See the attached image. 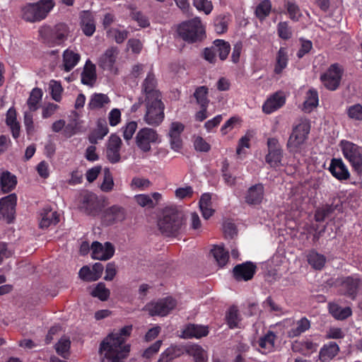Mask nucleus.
<instances>
[{"mask_svg": "<svg viewBox=\"0 0 362 362\" xmlns=\"http://www.w3.org/2000/svg\"><path fill=\"white\" fill-rule=\"evenodd\" d=\"M132 329V326L124 327L112 332L103 341L100 348L102 362H123L130 351L126 340Z\"/></svg>", "mask_w": 362, "mask_h": 362, "instance_id": "f257e3e1", "label": "nucleus"}, {"mask_svg": "<svg viewBox=\"0 0 362 362\" xmlns=\"http://www.w3.org/2000/svg\"><path fill=\"white\" fill-rule=\"evenodd\" d=\"M177 33L187 43L197 42L205 37V28L199 18L181 23L177 28Z\"/></svg>", "mask_w": 362, "mask_h": 362, "instance_id": "f03ea898", "label": "nucleus"}, {"mask_svg": "<svg viewBox=\"0 0 362 362\" xmlns=\"http://www.w3.org/2000/svg\"><path fill=\"white\" fill-rule=\"evenodd\" d=\"M310 129V124L306 120L300 121L293 127L287 142V148L290 153L293 155L303 153Z\"/></svg>", "mask_w": 362, "mask_h": 362, "instance_id": "7ed1b4c3", "label": "nucleus"}, {"mask_svg": "<svg viewBox=\"0 0 362 362\" xmlns=\"http://www.w3.org/2000/svg\"><path fill=\"white\" fill-rule=\"evenodd\" d=\"M54 5L53 0H40L35 4H28L21 9L22 18L28 22L40 21L45 18Z\"/></svg>", "mask_w": 362, "mask_h": 362, "instance_id": "20e7f679", "label": "nucleus"}, {"mask_svg": "<svg viewBox=\"0 0 362 362\" xmlns=\"http://www.w3.org/2000/svg\"><path fill=\"white\" fill-rule=\"evenodd\" d=\"M182 216L175 208H165L158 226L161 233L167 236L175 234L181 227Z\"/></svg>", "mask_w": 362, "mask_h": 362, "instance_id": "39448f33", "label": "nucleus"}, {"mask_svg": "<svg viewBox=\"0 0 362 362\" xmlns=\"http://www.w3.org/2000/svg\"><path fill=\"white\" fill-rule=\"evenodd\" d=\"M145 105L144 122L151 127H158L165 117V105L162 98L142 101Z\"/></svg>", "mask_w": 362, "mask_h": 362, "instance_id": "423d86ee", "label": "nucleus"}, {"mask_svg": "<svg viewBox=\"0 0 362 362\" xmlns=\"http://www.w3.org/2000/svg\"><path fill=\"white\" fill-rule=\"evenodd\" d=\"M40 34L47 43L52 45H60L67 38L69 29L66 25L59 23L54 27L43 26L40 29Z\"/></svg>", "mask_w": 362, "mask_h": 362, "instance_id": "0eeeda50", "label": "nucleus"}, {"mask_svg": "<svg viewBox=\"0 0 362 362\" xmlns=\"http://www.w3.org/2000/svg\"><path fill=\"white\" fill-rule=\"evenodd\" d=\"M160 142V137L157 130L151 127L141 128L135 136L136 146L144 153L151 151V146Z\"/></svg>", "mask_w": 362, "mask_h": 362, "instance_id": "6e6552de", "label": "nucleus"}, {"mask_svg": "<svg viewBox=\"0 0 362 362\" xmlns=\"http://www.w3.org/2000/svg\"><path fill=\"white\" fill-rule=\"evenodd\" d=\"M340 146L344 156L350 162L353 168L358 171H362V155L360 148L354 143L343 140Z\"/></svg>", "mask_w": 362, "mask_h": 362, "instance_id": "1a4fd4ad", "label": "nucleus"}, {"mask_svg": "<svg viewBox=\"0 0 362 362\" xmlns=\"http://www.w3.org/2000/svg\"><path fill=\"white\" fill-rule=\"evenodd\" d=\"M162 98L158 89V82L155 75L149 71L141 84V97L140 100H148Z\"/></svg>", "mask_w": 362, "mask_h": 362, "instance_id": "9d476101", "label": "nucleus"}, {"mask_svg": "<svg viewBox=\"0 0 362 362\" xmlns=\"http://www.w3.org/2000/svg\"><path fill=\"white\" fill-rule=\"evenodd\" d=\"M268 153L266 156V162L273 168L282 166L281 160L283 151L276 139L269 138L267 140Z\"/></svg>", "mask_w": 362, "mask_h": 362, "instance_id": "9b49d317", "label": "nucleus"}, {"mask_svg": "<svg viewBox=\"0 0 362 362\" xmlns=\"http://www.w3.org/2000/svg\"><path fill=\"white\" fill-rule=\"evenodd\" d=\"M341 76L342 69L337 64H334L320 76V80L327 89L334 90L339 86Z\"/></svg>", "mask_w": 362, "mask_h": 362, "instance_id": "f8f14e48", "label": "nucleus"}, {"mask_svg": "<svg viewBox=\"0 0 362 362\" xmlns=\"http://www.w3.org/2000/svg\"><path fill=\"white\" fill-rule=\"evenodd\" d=\"M119 54V49L116 47H110L100 57L98 66L103 70L110 71L111 74H117L118 69L115 66Z\"/></svg>", "mask_w": 362, "mask_h": 362, "instance_id": "ddd939ff", "label": "nucleus"}, {"mask_svg": "<svg viewBox=\"0 0 362 362\" xmlns=\"http://www.w3.org/2000/svg\"><path fill=\"white\" fill-rule=\"evenodd\" d=\"M176 301L172 298H165L146 305L148 313L151 316H165L176 306Z\"/></svg>", "mask_w": 362, "mask_h": 362, "instance_id": "4468645a", "label": "nucleus"}, {"mask_svg": "<svg viewBox=\"0 0 362 362\" xmlns=\"http://www.w3.org/2000/svg\"><path fill=\"white\" fill-rule=\"evenodd\" d=\"M125 218L126 211L124 209L118 205H114L105 209L101 216L103 223L106 226L122 222Z\"/></svg>", "mask_w": 362, "mask_h": 362, "instance_id": "2eb2a0df", "label": "nucleus"}, {"mask_svg": "<svg viewBox=\"0 0 362 362\" xmlns=\"http://www.w3.org/2000/svg\"><path fill=\"white\" fill-rule=\"evenodd\" d=\"M17 196L16 194H10L0 199V216L11 223L14 218Z\"/></svg>", "mask_w": 362, "mask_h": 362, "instance_id": "dca6fc26", "label": "nucleus"}, {"mask_svg": "<svg viewBox=\"0 0 362 362\" xmlns=\"http://www.w3.org/2000/svg\"><path fill=\"white\" fill-rule=\"evenodd\" d=\"M92 257L99 260L110 259L115 252V248L110 243L102 245L99 242H93L91 245Z\"/></svg>", "mask_w": 362, "mask_h": 362, "instance_id": "f3484780", "label": "nucleus"}, {"mask_svg": "<svg viewBox=\"0 0 362 362\" xmlns=\"http://www.w3.org/2000/svg\"><path fill=\"white\" fill-rule=\"evenodd\" d=\"M257 267L251 262L236 265L233 269V276L238 281H248L256 272Z\"/></svg>", "mask_w": 362, "mask_h": 362, "instance_id": "a211bd4d", "label": "nucleus"}, {"mask_svg": "<svg viewBox=\"0 0 362 362\" xmlns=\"http://www.w3.org/2000/svg\"><path fill=\"white\" fill-rule=\"evenodd\" d=\"M286 102V97L283 92H276L270 95L262 105V111L266 114H271L280 107Z\"/></svg>", "mask_w": 362, "mask_h": 362, "instance_id": "6ab92c4d", "label": "nucleus"}, {"mask_svg": "<svg viewBox=\"0 0 362 362\" xmlns=\"http://www.w3.org/2000/svg\"><path fill=\"white\" fill-rule=\"evenodd\" d=\"M264 188L262 184H256L248 188L245 194V203L249 205H258L264 199Z\"/></svg>", "mask_w": 362, "mask_h": 362, "instance_id": "aec40b11", "label": "nucleus"}, {"mask_svg": "<svg viewBox=\"0 0 362 362\" xmlns=\"http://www.w3.org/2000/svg\"><path fill=\"white\" fill-rule=\"evenodd\" d=\"M122 140L116 134H112L108 140L107 146V158L112 163H117L120 159L119 151Z\"/></svg>", "mask_w": 362, "mask_h": 362, "instance_id": "412c9836", "label": "nucleus"}, {"mask_svg": "<svg viewBox=\"0 0 362 362\" xmlns=\"http://www.w3.org/2000/svg\"><path fill=\"white\" fill-rule=\"evenodd\" d=\"M80 59L81 56L78 52L71 49H66L63 52L62 62L59 68L66 72H69L78 64Z\"/></svg>", "mask_w": 362, "mask_h": 362, "instance_id": "4be33fe9", "label": "nucleus"}, {"mask_svg": "<svg viewBox=\"0 0 362 362\" xmlns=\"http://www.w3.org/2000/svg\"><path fill=\"white\" fill-rule=\"evenodd\" d=\"M136 204L141 207L154 208L161 200L162 194L159 192H153L151 195L141 194L134 197Z\"/></svg>", "mask_w": 362, "mask_h": 362, "instance_id": "5701e85b", "label": "nucleus"}, {"mask_svg": "<svg viewBox=\"0 0 362 362\" xmlns=\"http://www.w3.org/2000/svg\"><path fill=\"white\" fill-rule=\"evenodd\" d=\"M329 171L334 177L340 180H347L349 177V172L341 159H332Z\"/></svg>", "mask_w": 362, "mask_h": 362, "instance_id": "b1692460", "label": "nucleus"}, {"mask_svg": "<svg viewBox=\"0 0 362 362\" xmlns=\"http://www.w3.org/2000/svg\"><path fill=\"white\" fill-rule=\"evenodd\" d=\"M59 221V215L56 211L45 208L40 213V227L47 228L50 226L56 225Z\"/></svg>", "mask_w": 362, "mask_h": 362, "instance_id": "393cba45", "label": "nucleus"}, {"mask_svg": "<svg viewBox=\"0 0 362 362\" xmlns=\"http://www.w3.org/2000/svg\"><path fill=\"white\" fill-rule=\"evenodd\" d=\"M340 286L344 295L354 298L359 286V279L347 276L341 279Z\"/></svg>", "mask_w": 362, "mask_h": 362, "instance_id": "a878e982", "label": "nucleus"}, {"mask_svg": "<svg viewBox=\"0 0 362 362\" xmlns=\"http://www.w3.org/2000/svg\"><path fill=\"white\" fill-rule=\"evenodd\" d=\"M209 334V329L206 326L199 325H189L182 331L183 338H201Z\"/></svg>", "mask_w": 362, "mask_h": 362, "instance_id": "bb28decb", "label": "nucleus"}, {"mask_svg": "<svg viewBox=\"0 0 362 362\" xmlns=\"http://www.w3.org/2000/svg\"><path fill=\"white\" fill-rule=\"evenodd\" d=\"M339 351V345L334 341L325 344L320 351V359L322 362H327L335 357Z\"/></svg>", "mask_w": 362, "mask_h": 362, "instance_id": "cd10ccee", "label": "nucleus"}, {"mask_svg": "<svg viewBox=\"0 0 362 362\" xmlns=\"http://www.w3.org/2000/svg\"><path fill=\"white\" fill-rule=\"evenodd\" d=\"M276 335L272 332H268L264 336L259 338L257 341L260 351L262 354L270 353L274 351Z\"/></svg>", "mask_w": 362, "mask_h": 362, "instance_id": "c85d7f7f", "label": "nucleus"}, {"mask_svg": "<svg viewBox=\"0 0 362 362\" xmlns=\"http://www.w3.org/2000/svg\"><path fill=\"white\" fill-rule=\"evenodd\" d=\"M17 184L16 177L8 171H3L0 176V187L4 193L13 190Z\"/></svg>", "mask_w": 362, "mask_h": 362, "instance_id": "c756f323", "label": "nucleus"}, {"mask_svg": "<svg viewBox=\"0 0 362 362\" xmlns=\"http://www.w3.org/2000/svg\"><path fill=\"white\" fill-rule=\"evenodd\" d=\"M81 29L87 36H91L95 31V25L92 14L89 11H83L81 15Z\"/></svg>", "mask_w": 362, "mask_h": 362, "instance_id": "7c9ffc66", "label": "nucleus"}, {"mask_svg": "<svg viewBox=\"0 0 362 362\" xmlns=\"http://www.w3.org/2000/svg\"><path fill=\"white\" fill-rule=\"evenodd\" d=\"M95 80V66L88 60L81 73V82L85 85L93 86Z\"/></svg>", "mask_w": 362, "mask_h": 362, "instance_id": "2f4dec72", "label": "nucleus"}, {"mask_svg": "<svg viewBox=\"0 0 362 362\" xmlns=\"http://www.w3.org/2000/svg\"><path fill=\"white\" fill-rule=\"evenodd\" d=\"M310 328V322L306 317H302L294 322L293 326L288 332V336L293 338L300 336Z\"/></svg>", "mask_w": 362, "mask_h": 362, "instance_id": "473e14b6", "label": "nucleus"}, {"mask_svg": "<svg viewBox=\"0 0 362 362\" xmlns=\"http://www.w3.org/2000/svg\"><path fill=\"white\" fill-rule=\"evenodd\" d=\"M109 132V129L106 122L103 119H99L97 123L96 129L89 136V141L95 144L98 141L102 140Z\"/></svg>", "mask_w": 362, "mask_h": 362, "instance_id": "72a5a7b5", "label": "nucleus"}, {"mask_svg": "<svg viewBox=\"0 0 362 362\" xmlns=\"http://www.w3.org/2000/svg\"><path fill=\"white\" fill-rule=\"evenodd\" d=\"M288 62V49L286 47H280L276 57V64L274 72L280 74L287 66Z\"/></svg>", "mask_w": 362, "mask_h": 362, "instance_id": "f704fd0d", "label": "nucleus"}, {"mask_svg": "<svg viewBox=\"0 0 362 362\" xmlns=\"http://www.w3.org/2000/svg\"><path fill=\"white\" fill-rule=\"evenodd\" d=\"M329 311L335 319L339 320H345L352 314L349 307L342 308L335 303H329Z\"/></svg>", "mask_w": 362, "mask_h": 362, "instance_id": "c9c22d12", "label": "nucleus"}, {"mask_svg": "<svg viewBox=\"0 0 362 362\" xmlns=\"http://www.w3.org/2000/svg\"><path fill=\"white\" fill-rule=\"evenodd\" d=\"M110 103L109 97L103 93H94L91 95L88 104L90 110H98L105 107Z\"/></svg>", "mask_w": 362, "mask_h": 362, "instance_id": "e433bc0d", "label": "nucleus"}, {"mask_svg": "<svg viewBox=\"0 0 362 362\" xmlns=\"http://www.w3.org/2000/svg\"><path fill=\"white\" fill-rule=\"evenodd\" d=\"M98 203L97 197L93 194H86L83 196L82 208L89 214L96 212Z\"/></svg>", "mask_w": 362, "mask_h": 362, "instance_id": "4c0bfd02", "label": "nucleus"}, {"mask_svg": "<svg viewBox=\"0 0 362 362\" xmlns=\"http://www.w3.org/2000/svg\"><path fill=\"white\" fill-rule=\"evenodd\" d=\"M318 93L315 89H310L306 94V99L303 104V109L307 112H310L318 105Z\"/></svg>", "mask_w": 362, "mask_h": 362, "instance_id": "58836bf2", "label": "nucleus"}, {"mask_svg": "<svg viewBox=\"0 0 362 362\" xmlns=\"http://www.w3.org/2000/svg\"><path fill=\"white\" fill-rule=\"evenodd\" d=\"M308 262L313 269L320 270L325 266L326 258L323 255L311 251L308 255Z\"/></svg>", "mask_w": 362, "mask_h": 362, "instance_id": "ea45409f", "label": "nucleus"}, {"mask_svg": "<svg viewBox=\"0 0 362 362\" xmlns=\"http://www.w3.org/2000/svg\"><path fill=\"white\" fill-rule=\"evenodd\" d=\"M211 253L219 267L225 266L228 262V252L225 250L223 247L219 245L214 246L211 250Z\"/></svg>", "mask_w": 362, "mask_h": 362, "instance_id": "a19ab883", "label": "nucleus"}, {"mask_svg": "<svg viewBox=\"0 0 362 362\" xmlns=\"http://www.w3.org/2000/svg\"><path fill=\"white\" fill-rule=\"evenodd\" d=\"M216 54H218L220 59L225 60L230 52V45L228 42L223 40H216L213 45Z\"/></svg>", "mask_w": 362, "mask_h": 362, "instance_id": "79ce46f5", "label": "nucleus"}, {"mask_svg": "<svg viewBox=\"0 0 362 362\" xmlns=\"http://www.w3.org/2000/svg\"><path fill=\"white\" fill-rule=\"evenodd\" d=\"M189 355L193 356L195 362H206L207 356L206 351L199 345H192L187 350Z\"/></svg>", "mask_w": 362, "mask_h": 362, "instance_id": "37998d69", "label": "nucleus"}, {"mask_svg": "<svg viewBox=\"0 0 362 362\" xmlns=\"http://www.w3.org/2000/svg\"><path fill=\"white\" fill-rule=\"evenodd\" d=\"M42 92L40 88H34L31 91L27 104L31 112L35 111L38 108V103L42 100Z\"/></svg>", "mask_w": 362, "mask_h": 362, "instance_id": "c03bdc74", "label": "nucleus"}, {"mask_svg": "<svg viewBox=\"0 0 362 362\" xmlns=\"http://www.w3.org/2000/svg\"><path fill=\"white\" fill-rule=\"evenodd\" d=\"M110 291L105 287V284L98 283L90 291V295L99 298L102 301L107 300L110 296Z\"/></svg>", "mask_w": 362, "mask_h": 362, "instance_id": "a18cd8bd", "label": "nucleus"}, {"mask_svg": "<svg viewBox=\"0 0 362 362\" xmlns=\"http://www.w3.org/2000/svg\"><path fill=\"white\" fill-rule=\"evenodd\" d=\"M272 3L269 0L262 1L256 7V16L261 21L268 16L271 12Z\"/></svg>", "mask_w": 362, "mask_h": 362, "instance_id": "49530a36", "label": "nucleus"}, {"mask_svg": "<svg viewBox=\"0 0 362 362\" xmlns=\"http://www.w3.org/2000/svg\"><path fill=\"white\" fill-rule=\"evenodd\" d=\"M346 114L351 119L362 122V104L356 103L347 107Z\"/></svg>", "mask_w": 362, "mask_h": 362, "instance_id": "de8ad7c7", "label": "nucleus"}, {"mask_svg": "<svg viewBox=\"0 0 362 362\" xmlns=\"http://www.w3.org/2000/svg\"><path fill=\"white\" fill-rule=\"evenodd\" d=\"M208 89L205 86H200L197 88L194 93V96L197 102L201 107H207L209 100L207 98Z\"/></svg>", "mask_w": 362, "mask_h": 362, "instance_id": "09e8293b", "label": "nucleus"}, {"mask_svg": "<svg viewBox=\"0 0 362 362\" xmlns=\"http://www.w3.org/2000/svg\"><path fill=\"white\" fill-rule=\"evenodd\" d=\"M284 6L289 18L293 21H298L302 16V13L298 6L292 1H287Z\"/></svg>", "mask_w": 362, "mask_h": 362, "instance_id": "8fccbe9b", "label": "nucleus"}, {"mask_svg": "<svg viewBox=\"0 0 362 362\" xmlns=\"http://www.w3.org/2000/svg\"><path fill=\"white\" fill-rule=\"evenodd\" d=\"M277 33L280 38L288 40L292 37L293 32L291 27L286 21L279 22L277 25Z\"/></svg>", "mask_w": 362, "mask_h": 362, "instance_id": "3c124183", "label": "nucleus"}, {"mask_svg": "<svg viewBox=\"0 0 362 362\" xmlns=\"http://www.w3.org/2000/svg\"><path fill=\"white\" fill-rule=\"evenodd\" d=\"M108 37L115 40L117 43L123 42L128 37V32L126 30H120L117 28H110L107 30Z\"/></svg>", "mask_w": 362, "mask_h": 362, "instance_id": "603ef678", "label": "nucleus"}, {"mask_svg": "<svg viewBox=\"0 0 362 362\" xmlns=\"http://www.w3.org/2000/svg\"><path fill=\"white\" fill-rule=\"evenodd\" d=\"M226 321L230 328L233 329L238 326L240 317L236 308L231 307L226 314Z\"/></svg>", "mask_w": 362, "mask_h": 362, "instance_id": "864d4df0", "label": "nucleus"}, {"mask_svg": "<svg viewBox=\"0 0 362 362\" xmlns=\"http://www.w3.org/2000/svg\"><path fill=\"white\" fill-rule=\"evenodd\" d=\"M70 344L71 341L68 337H62L55 345L57 353L65 358L70 349Z\"/></svg>", "mask_w": 362, "mask_h": 362, "instance_id": "5fc2aeb1", "label": "nucleus"}, {"mask_svg": "<svg viewBox=\"0 0 362 362\" xmlns=\"http://www.w3.org/2000/svg\"><path fill=\"white\" fill-rule=\"evenodd\" d=\"M49 88L52 99L59 102L62 99V93L63 91L61 83L57 81L52 80L49 82Z\"/></svg>", "mask_w": 362, "mask_h": 362, "instance_id": "6e6d98bb", "label": "nucleus"}, {"mask_svg": "<svg viewBox=\"0 0 362 362\" xmlns=\"http://www.w3.org/2000/svg\"><path fill=\"white\" fill-rule=\"evenodd\" d=\"M137 129V123L134 121H131L127 122L124 126H123L121 129L122 132V136L124 140L129 141L132 139L133 135L134 134L136 130Z\"/></svg>", "mask_w": 362, "mask_h": 362, "instance_id": "4d7b16f0", "label": "nucleus"}, {"mask_svg": "<svg viewBox=\"0 0 362 362\" xmlns=\"http://www.w3.org/2000/svg\"><path fill=\"white\" fill-rule=\"evenodd\" d=\"M334 210V208L332 205H325L317 209L315 213V220L317 222L323 221Z\"/></svg>", "mask_w": 362, "mask_h": 362, "instance_id": "13d9d810", "label": "nucleus"}, {"mask_svg": "<svg viewBox=\"0 0 362 362\" xmlns=\"http://www.w3.org/2000/svg\"><path fill=\"white\" fill-rule=\"evenodd\" d=\"M300 352L305 356H310L317 349L318 344L310 340H305L300 343Z\"/></svg>", "mask_w": 362, "mask_h": 362, "instance_id": "bf43d9fd", "label": "nucleus"}, {"mask_svg": "<svg viewBox=\"0 0 362 362\" xmlns=\"http://www.w3.org/2000/svg\"><path fill=\"white\" fill-rule=\"evenodd\" d=\"M151 183L149 180L144 177H134L131 182V187L133 189L144 190L150 187Z\"/></svg>", "mask_w": 362, "mask_h": 362, "instance_id": "052dcab7", "label": "nucleus"}, {"mask_svg": "<svg viewBox=\"0 0 362 362\" xmlns=\"http://www.w3.org/2000/svg\"><path fill=\"white\" fill-rule=\"evenodd\" d=\"M194 194V190L191 186H185L175 189V195L177 199H185L191 198Z\"/></svg>", "mask_w": 362, "mask_h": 362, "instance_id": "680f3d73", "label": "nucleus"}, {"mask_svg": "<svg viewBox=\"0 0 362 362\" xmlns=\"http://www.w3.org/2000/svg\"><path fill=\"white\" fill-rule=\"evenodd\" d=\"M193 4L197 10L202 11L206 14H209L213 9L212 4L209 0H194Z\"/></svg>", "mask_w": 362, "mask_h": 362, "instance_id": "e2e57ef3", "label": "nucleus"}, {"mask_svg": "<svg viewBox=\"0 0 362 362\" xmlns=\"http://www.w3.org/2000/svg\"><path fill=\"white\" fill-rule=\"evenodd\" d=\"M122 113L119 109L113 108L108 114L107 118L111 127H115L121 122Z\"/></svg>", "mask_w": 362, "mask_h": 362, "instance_id": "0e129e2a", "label": "nucleus"}, {"mask_svg": "<svg viewBox=\"0 0 362 362\" xmlns=\"http://www.w3.org/2000/svg\"><path fill=\"white\" fill-rule=\"evenodd\" d=\"M185 126L179 122H173L170 124L168 132V137L181 136Z\"/></svg>", "mask_w": 362, "mask_h": 362, "instance_id": "69168bd1", "label": "nucleus"}, {"mask_svg": "<svg viewBox=\"0 0 362 362\" xmlns=\"http://www.w3.org/2000/svg\"><path fill=\"white\" fill-rule=\"evenodd\" d=\"M113 186V178L110 173L107 170L105 172L103 182L101 184L100 189L102 191L107 192L112 189Z\"/></svg>", "mask_w": 362, "mask_h": 362, "instance_id": "338daca9", "label": "nucleus"}, {"mask_svg": "<svg viewBox=\"0 0 362 362\" xmlns=\"http://www.w3.org/2000/svg\"><path fill=\"white\" fill-rule=\"evenodd\" d=\"M161 345V340L156 341L154 344L144 350L142 356L146 358H151L158 352Z\"/></svg>", "mask_w": 362, "mask_h": 362, "instance_id": "774afa93", "label": "nucleus"}]
</instances>
